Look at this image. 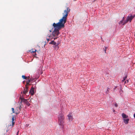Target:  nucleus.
Listing matches in <instances>:
<instances>
[{
	"label": "nucleus",
	"mask_w": 135,
	"mask_h": 135,
	"mask_svg": "<svg viewBox=\"0 0 135 135\" xmlns=\"http://www.w3.org/2000/svg\"><path fill=\"white\" fill-rule=\"evenodd\" d=\"M114 105L116 107H118V104L117 103H115V104H114Z\"/></svg>",
	"instance_id": "obj_23"
},
{
	"label": "nucleus",
	"mask_w": 135,
	"mask_h": 135,
	"mask_svg": "<svg viewBox=\"0 0 135 135\" xmlns=\"http://www.w3.org/2000/svg\"><path fill=\"white\" fill-rule=\"evenodd\" d=\"M122 20L120 21L119 22V24H123L124 23H123V22Z\"/></svg>",
	"instance_id": "obj_19"
},
{
	"label": "nucleus",
	"mask_w": 135,
	"mask_h": 135,
	"mask_svg": "<svg viewBox=\"0 0 135 135\" xmlns=\"http://www.w3.org/2000/svg\"><path fill=\"white\" fill-rule=\"evenodd\" d=\"M109 88H107V91H106V93L107 94L108 93H109V90H108V89H109Z\"/></svg>",
	"instance_id": "obj_20"
},
{
	"label": "nucleus",
	"mask_w": 135,
	"mask_h": 135,
	"mask_svg": "<svg viewBox=\"0 0 135 135\" xmlns=\"http://www.w3.org/2000/svg\"><path fill=\"white\" fill-rule=\"evenodd\" d=\"M128 82V80H127V81H125V82H124V84H125L126 83H127Z\"/></svg>",
	"instance_id": "obj_24"
},
{
	"label": "nucleus",
	"mask_w": 135,
	"mask_h": 135,
	"mask_svg": "<svg viewBox=\"0 0 135 135\" xmlns=\"http://www.w3.org/2000/svg\"><path fill=\"white\" fill-rule=\"evenodd\" d=\"M70 10V9L67 8V9H65L64 11V13H63L64 16L59 20V21L57 23H54L53 24L52 26L54 28V31L52 32L53 36H58L60 33L59 30L64 27L65 24L66 22L67 17Z\"/></svg>",
	"instance_id": "obj_1"
},
{
	"label": "nucleus",
	"mask_w": 135,
	"mask_h": 135,
	"mask_svg": "<svg viewBox=\"0 0 135 135\" xmlns=\"http://www.w3.org/2000/svg\"><path fill=\"white\" fill-rule=\"evenodd\" d=\"M58 123L60 125L63 126L64 122V117L62 113L60 114L58 117Z\"/></svg>",
	"instance_id": "obj_2"
},
{
	"label": "nucleus",
	"mask_w": 135,
	"mask_h": 135,
	"mask_svg": "<svg viewBox=\"0 0 135 135\" xmlns=\"http://www.w3.org/2000/svg\"><path fill=\"white\" fill-rule=\"evenodd\" d=\"M135 17V15H131L130 16H128L126 20L124 22L123 25L127 23L128 22H131L132 19Z\"/></svg>",
	"instance_id": "obj_3"
},
{
	"label": "nucleus",
	"mask_w": 135,
	"mask_h": 135,
	"mask_svg": "<svg viewBox=\"0 0 135 135\" xmlns=\"http://www.w3.org/2000/svg\"><path fill=\"white\" fill-rule=\"evenodd\" d=\"M34 88L32 87L30 90V92L31 93L32 95H33L34 93Z\"/></svg>",
	"instance_id": "obj_8"
},
{
	"label": "nucleus",
	"mask_w": 135,
	"mask_h": 135,
	"mask_svg": "<svg viewBox=\"0 0 135 135\" xmlns=\"http://www.w3.org/2000/svg\"><path fill=\"white\" fill-rule=\"evenodd\" d=\"M122 116L123 118H126L128 117V116L127 115H126L124 113H123L122 114Z\"/></svg>",
	"instance_id": "obj_10"
},
{
	"label": "nucleus",
	"mask_w": 135,
	"mask_h": 135,
	"mask_svg": "<svg viewBox=\"0 0 135 135\" xmlns=\"http://www.w3.org/2000/svg\"><path fill=\"white\" fill-rule=\"evenodd\" d=\"M47 36H48L49 37H50V35H47Z\"/></svg>",
	"instance_id": "obj_32"
},
{
	"label": "nucleus",
	"mask_w": 135,
	"mask_h": 135,
	"mask_svg": "<svg viewBox=\"0 0 135 135\" xmlns=\"http://www.w3.org/2000/svg\"><path fill=\"white\" fill-rule=\"evenodd\" d=\"M49 31H50V32H51L52 31H51V30H49Z\"/></svg>",
	"instance_id": "obj_35"
},
{
	"label": "nucleus",
	"mask_w": 135,
	"mask_h": 135,
	"mask_svg": "<svg viewBox=\"0 0 135 135\" xmlns=\"http://www.w3.org/2000/svg\"><path fill=\"white\" fill-rule=\"evenodd\" d=\"M13 126L12 125L11 126V124L8 125L7 129L6 130V135H9V134L12 132L11 131Z\"/></svg>",
	"instance_id": "obj_4"
},
{
	"label": "nucleus",
	"mask_w": 135,
	"mask_h": 135,
	"mask_svg": "<svg viewBox=\"0 0 135 135\" xmlns=\"http://www.w3.org/2000/svg\"><path fill=\"white\" fill-rule=\"evenodd\" d=\"M31 81H32L34 80V79L33 78H31L30 79Z\"/></svg>",
	"instance_id": "obj_22"
},
{
	"label": "nucleus",
	"mask_w": 135,
	"mask_h": 135,
	"mask_svg": "<svg viewBox=\"0 0 135 135\" xmlns=\"http://www.w3.org/2000/svg\"><path fill=\"white\" fill-rule=\"evenodd\" d=\"M20 107H17L16 109L15 110V113L17 114L20 113Z\"/></svg>",
	"instance_id": "obj_7"
},
{
	"label": "nucleus",
	"mask_w": 135,
	"mask_h": 135,
	"mask_svg": "<svg viewBox=\"0 0 135 135\" xmlns=\"http://www.w3.org/2000/svg\"><path fill=\"white\" fill-rule=\"evenodd\" d=\"M36 51V50L35 49H32L30 51L31 53H35Z\"/></svg>",
	"instance_id": "obj_13"
},
{
	"label": "nucleus",
	"mask_w": 135,
	"mask_h": 135,
	"mask_svg": "<svg viewBox=\"0 0 135 135\" xmlns=\"http://www.w3.org/2000/svg\"><path fill=\"white\" fill-rule=\"evenodd\" d=\"M50 44L53 45H55L56 44V42L54 41H52L50 43Z\"/></svg>",
	"instance_id": "obj_14"
},
{
	"label": "nucleus",
	"mask_w": 135,
	"mask_h": 135,
	"mask_svg": "<svg viewBox=\"0 0 135 135\" xmlns=\"http://www.w3.org/2000/svg\"><path fill=\"white\" fill-rule=\"evenodd\" d=\"M36 55H36V53H35V54L34 55V56H36Z\"/></svg>",
	"instance_id": "obj_31"
},
{
	"label": "nucleus",
	"mask_w": 135,
	"mask_h": 135,
	"mask_svg": "<svg viewBox=\"0 0 135 135\" xmlns=\"http://www.w3.org/2000/svg\"><path fill=\"white\" fill-rule=\"evenodd\" d=\"M15 119V118H14V117H13L12 118V126H13L15 122V121H14V120Z\"/></svg>",
	"instance_id": "obj_12"
},
{
	"label": "nucleus",
	"mask_w": 135,
	"mask_h": 135,
	"mask_svg": "<svg viewBox=\"0 0 135 135\" xmlns=\"http://www.w3.org/2000/svg\"><path fill=\"white\" fill-rule=\"evenodd\" d=\"M55 48L56 49H57V50L59 48V47L58 45H56L55 46Z\"/></svg>",
	"instance_id": "obj_18"
},
{
	"label": "nucleus",
	"mask_w": 135,
	"mask_h": 135,
	"mask_svg": "<svg viewBox=\"0 0 135 135\" xmlns=\"http://www.w3.org/2000/svg\"><path fill=\"white\" fill-rule=\"evenodd\" d=\"M113 111L114 112H115V110L114 109H113Z\"/></svg>",
	"instance_id": "obj_34"
},
{
	"label": "nucleus",
	"mask_w": 135,
	"mask_h": 135,
	"mask_svg": "<svg viewBox=\"0 0 135 135\" xmlns=\"http://www.w3.org/2000/svg\"><path fill=\"white\" fill-rule=\"evenodd\" d=\"M133 115L134 117L135 118V113Z\"/></svg>",
	"instance_id": "obj_30"
},
{
	"label": "nucleus",
	"mask_w": 135,
	"mask_h": 135,
	"mask_svg": "<svg viewBox=\"0 0 135 135\" xmlns=\"http://www.w3.org/2000/svg\"><path fill=\"white\" fill-rule=\"evenodd\" d=\"M22 101L25 103L28 106H29L30 105V104L29 103L27 99H23L22 100Z\"/></svg>",
	"instance_id": "obj_5"
},
{
	"label": "nucleus",
	"mask_w": 135,
	"mask_h": 135,
	"mask_svg": "<svg viewBox=\"0 0 135 135\" xmlns=\"http://www.w3.org/2000/svg\"><path fill=\"white\" fill-rule=\"evenodd\" d=\"M31 81L30 79H28V80L26 82V86L27 85L29 84V83Z\"/></svg>",
	"instance_id": "obj_15"
},
{
	"label": "nucleus",
	"mask_w": 135,
	"mask_h": 135,
	"mask_svg": "<svg viewBox=\"0 0 135 135\" xmlns=\"http://www.w3.org/2000/svg\"><path fill=\"white\" fill-rule=\"evenodd\" d=\"M59 43H58L57 44V45H58H58H59Z\"/></svg>",
	"instance_id": "obj_33"
},
{
	"label": "nucleus",
	"mask_w": 135,
	"mask_h": 135,
	"mask_svg": "<svg viewBox=\"0 0 135 135\" xmlns=\"http://www.w3.org/2000/svg\"><path fill=\"white\" fill-rule=\"evenodd\" d=\"M22 78H23V79H26L27 78V77L25 75H22Z\"/></svg>",
	"instance_id": "obj_17"
},
{
	"label": "nucleus",
	"mask_w": 135,
	"mask_h": 135,
	"mask_svg": "<svg viewBox=\"0 0 135 135\" xmlns=\"http://www.w3.org/2000/svg\"><path fill=\"white\" fill-rule=\"evenodd\" d=\"M68 117L69 121H72L73 120V115H71V113H69L68 115Z\"/></svg>",
	"instance_id": "obj_6"
},
{
	"label": "nucleus",
	"mask_w": 135,
	"mask_h": 135,
	"mask_svg": "<svg viewBox=\"0 0 135 135\" xmlns=\"http://www.w3.org/2000/svg\"><path fill=\"white\" fill-rule=\"evenodd\" d=\"M12 109L13 112V113H15V111H14V109L13 108H12Z\"/></svg>",
	"instance_id": "obj_21"
},
{
	"label": "nucleus",
	"mask_w": 135,
	"mask_h": 135,
	"mask_svg": "<svg viewBox=\"0 0 135 135\" xmlns=\"http://www.w3.org/2000/svg\"><path fill=\"white\" fill-rule=\"evenodd\" d=\"M47 41L48 42L49 40V38H47Z\"/></svg>",
	"instance_id": "obj_28"
},
{
	"label": "nucleus",
	"mask_w": 135,
	"mask_h": 135,
	"mask_svg": "<svg viewBox=\"0 0 135 135\" xmlns=\"http://www.w3.org/2000/svg\"><path fill=\"white\" fill-rule=\"evenodd\" d=\"M28 79H30V76H29L28 77Z\"/></svg>",
	"instance_id": "obj_36"
},
{
	"label": "nucleus",
	"mask_w": 135,
	"mask_h": 135,
	"mask_svg": "<svg viewBox=\"0 0 135 135\" xmlns=\"http://www.w3.org/2000/svg\"><path fill=\"white\" fill-rule=\"evenodd\" d=\"M129 119V118H127L126 119H123L124 122L126 124H127L128 123V122Z\"/></svg>",
	"instance_id": "obj_9"
},
{
	"label": "nucleus",
	"mask_w": 135,
	"mask_h": 135,
	"mask_svg": "<svg viewBox=\"0 0 135 135\" xmlns=\"http://www.w3.org/2000/svg\"><path fill=\"white\" fill-rule=\"evenodd\" d=\"M127 76H125V77L124 78H123V79L122 80V82H123L126 80V79L127 78Z\"/></svg>",
	"instance_id": "obj_16"
},
{
	"label": "nucleus",
	"mask_w": 135,
	"mask_h": 135,
	"mask_svg": "<svg viewBox=\"0 0 135 135\" xmlns=\"http://www.w3.org/2000/svg\"><path fill=\"white\" fill-rule=\"evenodd\" d=\"M124 20V17H123V18H122V21H123Z\"/></svg>",
	"instance_id": "obj_29"
},
{
	"label": "nucleus",
	"mask_w": 135,
	"mask_h": 135,
	"mask_svg": "<svg viewBox=\"0 0 135 135\" xmlns=\"http://www.w3.org/2000/svg\"><path fill=\"white\" fill-rule=\"evenodd\" d=\"M19 132V131H18L17 132V133L16 135H18Z\"/></svg>",
	"instance_id": "obj_26"
},
{
	"label": "nucleus",
	"mask_w": 135,
	"mask_h": 135,
	"mask_svg": "<svg viewBox=\"0 0 135 135\" xmlns=\"http://www.w3.org/2000/svg\"><path fill=\"white\" fill-rule=\"evenodd\" d=\"M58 37H54V40H55V39H57V38H58Z\"/></svg>",
	"instance_id": "obj_27"
},
{
	"label": "nucleus",
	"mask_w": 135,
	"mask_h": 135,
	"mask_svg": "<svg viewBox=\"0 0 135 135\" xmlns=\"http://www.w3.org/2000/svg\"><path fill=\"white\" fill-rule=\"evenodd\" d=\"M107 47H105V50H104V51H105V53H106V50H107Z\"/></svg>",
	"instance_id": "obj_25"
},
{
	"label": "nucleus",
	"mask_w": 135,
	"mask_h": 135,
	"mask_svg": "<svg viewBox=\"0 0 135 135\" xmlns=\"http://www.w3.org/2000/svg\"><path fill=\"white\" fill-rule=\"evenodd\" d=\"M26 89H24V90L23 91V93L25 94H26L28 92V88L27 86H26Z\"/></svg>",
	"instance_id": "obj_11"
}]
</instances>
